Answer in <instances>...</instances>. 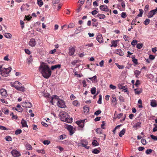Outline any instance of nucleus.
<instances>
[{
  "instance_id": "52",
  "label": "nucleus",
  "mask_w": 157,
  "mask_h": 157,
  "mask_svg": "<svg viewBox=\"0 0 157 157\" xmlns=\"http://www.w3.org/2000/svg\"><path fill=\"white\" fill-rule=\"evenodd\" d=\"M116 65L119 69H122L124 68V67L123 66L120 65L117 63H116Z\"/></svg>"
},
{
  "instance_id": "23",
  "label": "nucleus",
  "mask_w": 157,
  "mask_h": 157,
  "mask_svg": "<svg viewBox=\"0 0 157 157\" xmlns=\"http://www.w3.org/2000/svg\"><path fill=\"white\" fill-rule=\"evenodd\" d=\"M4 35L6 38L8 39H11L12 37V35L9 33H6Z\"/></svg>"
},
{
  "instance_id": "8",
  "label": "nucleus",
  "mask_w": 157,
  "mask_h": 157,
  "mask_svg": "<svg viewBox=\"0 0 157 157\" xmlns=\"http://www.w3.org/2000/svg\"><path fill=\"white\" fill-rule=\"evenodd\" d=\"M96 38L97 41L100 43H102L103 42V39L102 35L100 34H99L97 37Z\"/></svg>"
},
{
  "instance_id": "59",
  "label": "nucleus",
  "mask_w": 157,
  "mask_h": 157,
  "mask_svg": "<svg viewBox=\"0 0 157 157\" xmlns=\"http://www.w3.org/2000/svg\"><path fill=\"white\" fill-rule=\"evenodd\" d=\"M50 143V142L48 140H45L44 141L43 144L45 145H48Z\"/></svg>"
},
{
  "instance_id": "21",
  "label": "nucleus",
  "mask_w": 157,
  "mask_h": 157,
  "mask_svg": "<svg viewBox=\"0 0 157 157\" xmlns=\"http://www.w3.org/2000/svg\"><path fill=\"white\" fill-rule=\"evenodd\" d=\"M21 123L22 124V127H28V126L27 124L26 121L24 120L23 119H22Z\"/></svg>"
},
{
  "instance_id": "3",
  "label": "nucleus",
  "mask_w": 157,
  "mask_h": 157,
  "mask_svg": "<svg viewBox=\"0 0 157 157\" xmlns=\"http://www.w3.org/2000/svg\"><path fill=\"white\" fill-rule=\"evenodd\" d=\"M57 105L59 107L61 108H64L65 106V103L62 100H59L58 101Z\"/></svg>"
},
{
  "instance_id": "22",
  "label": "nucleus",
  "mask_w": 157,
  "mask_h": 157,
  "mask_svg": "<svg viewBox=\"0 0 157 157\" xmlns=\"http://www.w3.org/2000/svg\"><path fill=\"white\" fill-rule=\"evenodd\" d=\"M138 89H135L134 90L136 94H139L142 92V89H140V90H137Z\"/></svg>"
},
{
  "instance_id": "29",
  "label": "nucleus",
  "mask_w": 157,
  "mask_h": 157,
  "mask_svg": "<svg viewBox=\"0 0 157 157\" xmlns=\"http://www.w3.org/2000/svg\"><path fill=\"white\" fill-rule=\"evenodd\" d=\"M37 3L40 7H41L43 4V2L42 0H38Z\"/></svg>"
},
{
  "instance_id": "14",
  "label": "nucleus",
  "mask_w": 157,
  "mask_h": 157,
  "mask_svg": "<svg viewBox=\"0 0 157 157\" xmlns=\"http://www.w3.org/2000/svg\"><path fill=\"white\" fill-rule=\"evenodd\" d=\"M84 120H82L79 121H77L76 123L79 127L83 128L84 126Z\"/></svg>"
},
{
  "instance_id": "61",
  "label": "nucleus",
  "mask_w": 157,
  "mask_h": 157,
  "mask_svg": "<svg viewBox=\"0 0 157 157\" xmlns=\"http://www.w3.org/2000/svg\"><path fill=\"white\" fill-rule=\"evenodd\" d=\"M37 151L38 152L40 153L43 154L45 153L44 151L43 150H38Z\"/></svg>"
},
{
  "instance_id": "30",
  "label": "nucleus",
  "mask_w": 157,
  "mask_h": 157,
  "mask_svg": "<svg viewBox=\"0 0 157 157\" xmlns=\"http://www.w3.org/2000/svg\"><path fill=\"white\" fill-rule=\"evenodd\" d=\"M92 145L94 146H97L99 145V144L98 142L96 140H93L92 143Z\"/></svg>"
},
{
  "instance_id": "57",
  "label": "nucleus",
  "mask_w": 157,
  "mask_h": 157,
  "mask_svg": "<svg viewBox=\"0 0 157 157\" xmlns=\"http://www.w3.org/2000/svg\"><path fill=\"white\" fill-rule=\"evenodd\" d=\"M32 57H30L29 59H28V63H32Z\"/></svg>"
},
{
  "instance_id": "35",
  "label": "nucleus",
  "mask_w": 157,
  "mask_h": 157,
  "mask_svg": "<svg viewBox=\"0 0 157 157\" xmlns=\"http://www.w3.org/2000/svg\"><path fill=\"white\" fill-rule=\"evenodd\" d=\"M137 41L136 40H132L131 42V44L133 47L135 46L137 44Z\"/></svg>"
},
{
  "instance_id": "64",
  "label": "nucleus",
  "mask_w": 157,
  "mask_h": 157,
  "mask_svg": "<svg viewBox=\"0 0 157 157\" xmlns=\"http://www.w3.org/2000/svg\"><path fill=\"white\" fill-rule=\"evenodd\" d=\"M56 49H54L52 50H51L49 52V53L51 54H53L56 52Z\"/></svg>"
},
{
  "instance_id": "39",
  "label": "nucleus",
  "mask_w": 157,
  "mask_h": 157,
  "mask_svg": "<svg viewBox=\"0 0 157 157\" xmlns=\"http://www.w3.org/2000/svg\"><path fill=\"white\" fill-rule=\"evenodd\" d=\"M143 46V44H142L139 43L137 44L136 47L137 48L140 49L142 48Z\"/></svg>"
},
{
  "instance_id": "12",
  "label": "nucleus",
  "mask_w": 157,
  "mask_h": 157,
  "mask_svg": "<svg viewBox=\"0 0 157 157\" xmlns=\"http://www.w3.org/2000/svg\"><path fill=\"white\" fill-rule=\"evenodd\" d=\"M112 102L113 103V105L114 106H115L117 104V99L116 98L115 95L114 94L112 95Z\"/></svg>"
},
{
  "instance_id": "11",
  "label": "nucleus",
  "mask_w": 157,
  "mask_h": 157,
  "mask_svg": "<svg viewBox=\"0 0 157 157\" xmlns=\"http://www.w3.org/2000/svg\"><path fill=\"white\" fill-rule=\"evenodd\" d=\"M15 88L18 90L22 92L25 91V89L24 87L21 86H16Z\"/></svg>"
},
{
  "instance_id": "38",
  "label": "nucleus",
  "mask_w": 157,
  "mask_h": 157,
  "mask_svg": "<svg viewBox=\"0 0 157 157\" xmlns=\"http://www.w3.org/2000/svg\"><path fill=\"white\" fill-rule=\"evenodd\" d=\"M91 93L92 94H94L96 92V89L95 87H93L91 88Z\"/></svg>"
},
{
  "instance_id": "26",
  "label": "nucleus",
  "mask_w": 157,
  "mask_h": 157,
  "mask_svg": "<svg viewBox=\"0 0 157 157\" xmlns=\"http://www.w3.org/2000/svg\"><path fill=\"white\" fill-rule=\"evenodd\" d=\"M155 14L154 13V12H153L152 10H151L148 13L147 15V17L149 18L152 17Z\"/></svg>"
},
{
  "instance_id": "34",
  "label": "nucleus",
  "mask_w": 157,
  "mask_h": 157,
  "mask_svg": "<svg viewBox=\"0 0 157 157\" xmlns=\"http://www.w3.org/2000/svg\"><path fill=\"white\" fill-rule=\"evenodd\" d=\"M132 60L133 62L136 64L137 65L138 64V62L137 59L136 58H135L134 57H132Z\"/></svg>"
},
{
  "instance_id": "28",
  "label": "nucleus",
  "mask_w": 157,
  "mask_h": 157,
  "mask_svg": "<svg viewBox=\"0 0 157 157\" xmlns=\"http://www.w3.org/2000/svg\"><path fill=\"white\" fill-rule=\"evenodd\" d=\"M2 112H4L5 114L8 115L9 113V110L6 108H5L3 109Z\"/></svg>"
},
{
  "instance_id": "33",
  "label": "nucleus",
  "mask_w": 157,
  "mask_h": 157,
  "mask_svg": "<svg viewBox=\"0 0 157 157\" xmlns=\"http://www.w3.org/2000/svg\"><path fill=\"white\" fill-rule=\"evenodd\" d=\"M5 140L7 141H10L12 140V137L10 136H7L5 138Z\"/></svg>"
},
{
  "instance_id": "56",
  "label": "nucleus",
  "mask_w": 157,
  "mask_h": 157,
  "mask_svg": "<svg viewBox=\"0 0 157 157\" xmlns=\"http://www.w3.org/2000/svg\"><path fill=\"white\" fill-rule=\"evenodd\" d=\"M151 137L152 139L154 140H157V136H154L153 135H151Z\"/></svg>"
},
{
  "instance_id": "55",
  "label": "nucleus",
  "mask_w": 157,
  "mask_h": 157,
  "mask_svg": "<svg viewBox=\"0 0 157 157\" xmlns=\"http://www.w3.org/2000/svg\"><path fill=\"white\" fill-rule=\"evenodd\" d=\"M106 123L105 121H103L102 122V124L101 125V127L103 129H105V127H104Z\"/></svg>"
},
{
  "instance_id": "32",
  "label": "nucleus",
  "mask_w": 157,
  "mask_h": 157,
  "mask_svg": "<svg viewBox=\"0 0 157 157\" xmlns=\"http://www.w3.org/2000/svg\"><path fill=\"white\" fill-rule=\"evenodd\" d=\"M83 109L85 112L88 113L89 111V108L86 106L83 107Z\"/></svg>"
},
{
  "instance_id": "51",
  "label": "nucleus",
  "mask_w": 157,
  "mask_h": 157,
  "mask_svg": "<svg viewBox=\"0 0 157 157\" xmlns=\"http://www.w3.org/2000/svg\"><path fill=\"white\" fill-rule=\"evenodd\" d=\"M126 13L125 12H123L121 13V17L123 18H125L126 17Z\"/></svg>"
},
{
  "instance_id": "1",
  "label": "nucleus",
  "mask_w": 157,
  "mask_h": 157,
  "mask_svg": "<svg viewBox=\"0 0 157 157\" xmlns=\"http://www.w3.org/2000/svg\"><path fill=\"white\" fill-rule=\"evenodd\" d=\"M39 70L43 76L45 78H48L51 75L52 71L46 63L42 62L40 66Z\"/></svg>"
},
{
  "instance_id": "13",
  "label": "nucleus",
  "mask_w": 157,
  "mask_h": 157,
  "mask_svg": "<svg viewBox=\"0 0 157 157\" xmlns=\"http://www.w3.org/2000/svg\"><path fill=\"white\" fill-rule=\"evenodd\" d=\"M67 128L70 132V135H72L74 133L73 126L71 125H69L67 126Z\"/></svg>"
},
{
  "instance_id": "58",
  "label": "nucleus",
  "mask_w": 157,
  "mask_h": 157,
  "mask_svg": "<svg viewBox=\"0 0 157 157\" xmlns=\"http://www.w3.org/2000/svg\"><path fill=\"white\" fill-rule=\"evenodd\" d=\"M140 84V81L139 80H137L135 85L137 87V86Z\"/></svg>"
},
{
  "instance_id": "19",
  "label": "nucleus",
  "mask_w": 157,
  "mask_h": 157,
  "mask_svg": "<svg viewBox=\"0 0 157 157\" xmlns=\"http://www.w3.org/2000/svg\"><path fill=\"white\" fill-rule=\"evenodd\" d=\"M97 17H98L100 19H103L105 18V16L104 14H98L97 15Z\"/></svg>"
},
{
  "instance_id": "42",
  "label": "nucleus",
  "mask_w": 157,
  "mask_h": 157,
  "mask_svg": "<svg viewBox=\"0 0 157 157\" xmlns=\"http://www.w3.org/2000/svg\"><path fill=\"white\" fill-rule=\"evenodd\" d=\"M26 147L28 150H30L32 148L31 146L29 144H27L26 145Z\"/></svg>"
},
{
  "instance_id": "15",
  "label": "nucleus",
  "mask_w": 157,
  "mask_h": 157,
  "mask_svg": "<svg viewBox=\"0 0 157 157\" xmlns=\"http://www.w3.org/2000/svg\"><path fill=\"white\" fill-rule=\"evenodd\" d=\"M75 51V49L74 47H71L69 49V54L70 56H72L74 55Z\"/></svg>"
},
{
  "instance_id": "18",
  "label": "nucleus",
  "mask_w": 157,
  "mask_h": 157,
  "mask_svg": "<svg viewBox=\"0 0 157 157\" xmlns=\"http://www.w3.org/2000/svg\"><path fill=\"white\" fill-rule=\"evenodd\" d=\"M151 105L152 107H155L157 106V103L156 100H152L151 101Z\"/></svg>"
},
{
  "instance_id": "54",
  "label": "nucleus",
  "mask_w": 157,
  "mask_h": 157,
  "mask_svg": "<svg viewBox=\"0 0 157 157\" xmlns=\"http://www.w3.org/2000/svg\"><path fill=\"white\" fill-rule=\"evenodd\" d=\"M141 142L143 145H145L146 144V140L145 139H142Z\"/></svg>"
},
{
  "instance_id": "48",
  "label": "nucleus",
  "mask_w": 157,
  "mask_h": 157,
  "mask_svg": "<svg viewBox=\"0 0 157 157\" xmlns=\"http://www.w3.org/2000/svg\"><path fill=\"white\" fill-rule=\"evenodd\" d=\"M101 112L100 110H97L94 113V114L96 116H98L101 113Z\"/></svg>"
},
{
  "instance_id": "41",
  "label": "nucleus",
  "mask_w": 157,
  "mask_h": 157,
  "mask_svg": "<svg viewBox=\"0 0 157 157\" xmlns=\"http://www.w3.org/2000/svg\"><path fill=\"white\" fill-rule=\"evenodd\" d=\"M66 138V136L65 135H62L59 136V139L60 140H63Z\"/></svg>"
},
{
  "instance_id": "2",
  "label": "nucleus",
  "mask_w": 157,
  "mask_h": 157,
  "mask_svg": "<svg viewBox=\"0 0 157 157\" xmlns=\"http://www.w3.org/2000/svg\"><path fill=\"white\" fill-rule=\"evenodd\" d=\"M11 70V68L9 67L8 68H4L1 70L0 74L3 76H6Z\"/></svg>"
},
{
  "instance_id": "49",
  "label": "nucleus",
  "mask_w": 157,
  "mask_h": 157,
  "mask_svg": "<svg viewBox=\"0 0 157 157\" xmlns=\"http://www.w3.org/2000/svg\"><path fill=\"white\" fill-rule=\"evenodd\" d=\"M73 104L75 106H78L79 105L78 102L77 100H75L73 102Z\"/></svg>"
},
{
  "instance_id": "40",
  "label": "nucleus",
  "mask_w": 157,
  "mask_h": 157,
  "mask_svg": "<svg viewBox=\"0 0 157 157\" xmlns=\"http://www.w3.org/2000/svg\"><path fill=\"white\" fill-rule=\"evenodd\" d=\"M13 109L20 112H21L23 111V109L22 108H18V109L13 108Z\"/></svg>"
},
{
  "instance_id": "25",
  "label": "nucleus",
  "mask_w": 157,
  "mask_h": 157,
  "mask_svg": "<svg viewBox=\"0 0 157 157\" xmlns=\"http://www.w3.org/2000/svg\"><path fill=\"white\" fill-rule=\"evenodd\" d=\"M61 67V65L60 64H57L53 65L52 66L51 69L52 70H54L56 68H60Z\"/></svg>"
},
{
  "instance_id": "5",
  "label": "nucleus",
  "mask_w": 157,
  "mask_h": 157,
  "mask_svg": "<svg viewBox=\"0 0 157 157\" xmlns=\"http://www.w3.org/2000/svg\"><path fill=\"white\" fill-rule=\"evenodd\" d=\"M1 95L3 98H6L7 95L6 90L4 89H2L0 90Z\"/></svg>"
},
{
  "instance_id": "24",
  "label": "nucleus",
  "mask_w": 157,
  "mask_h": 157,
  "mask_svg": "<svg viewBox=\"0 0 157 157\" xmlns=\"http://www.w3.org/2000/svg\"><path fill=\"white\" fill-rule=\"evenodd\" d=\"M134 73L136 78H138V76L140 74L141 71L137 70H135L134 71Z\"/></svg>"
},
{
  "instance_id": "4",
  "label": "nucleus",
  "mask_w": 157,
  "mask_h": 157,
  "mask_svg": "<svg viewBox=\"0 0 157 157\" xmlns=\"http://www.w3.org/2000/svg\"><path fill=\"white\" fill-rule=\"evenodd\" d=\"M22 106L26 108H30L32 107V104L29 102L25 101L22 103Z\"/></svg>"
},
{
  "instance_id": "37",
  "label": "nucleus",
  "mask_w": 157,
  "mask_h": 157,
  "mask_svg": "<svg viewBox=\"0 0 157 157\" xmlns=\"http://www.w3.org/2000/svg\"><path fill=\"white\" fill-rule=\"evenodd\" d=\"M150 21V20L149 19H146L144 21V23L145 25H147L149 24Z\"/></svg>"
},
{
  "instance_id": "43",
  "label": "nucleus",
  "mask_w": 157,
  "mask_h": 157,
  "mask_svg": "<svg viewBox=\"0 0 157 157\" xmlns=\"http://www.w3.org/2000/svg\"><path fill=\"white\" fill-rule=\"evenodd\" d=\"M152 150L151 149H147L146 151V153L147 155L149 154L152 152Z\"/></svg>"
},
{
  "instance_id": "45",
  "label": "nucleus",
  "mask_w": 157,
  "mask_h": 157,
  "mask_svg": "<svg viewBox=\"0 0 157 157\" xmlns=\"http://www.w3.org/2000/svg\"><path fill=\"white\" fill-rule=\"evenodd\" d=\"M99 99L98 101V103L99 104H101V99H102V97L101 95H100L99 96Z\"/></svg>"
},
{
  "instance_id": "62",
  "label": "nucleus",
  "mask_w": 157,
  "mask_h": 157,
  "mask_svg": "<svg viewBox=\"0 0 157 157\" xmlns=\"http://www.w3.org/2000/svg\"><path fill=\"white\" fill-rule=\"evenodd\" d=\"M109 87L111 89H113V90H114L116 88V86H115L112 84H111L110 85Z\"/></svg>"
},
{
  "instance_id": "44",
  "label": "nucleus",
  "mask_w": 157,
  "mask_h": 157,
  "mask_svg": "<svg viewBox=\"0 0 157 157\" xmlns=\"http://www.w3.org/2000/svg\"><path fill=\"white\" fill-rule=\"evenodd\" d=\"M21 132L22 131L21 129H17L15 131V134L16 135H18L21 133Z\"/></svg>"
},
{
  "instance_id": "63",
  "label": "nucleus",
  "mask_w": 157,
  "mask_h": 157,
  "mask_svg": "<svg viewBox=\"0 0 157 157\" xmlns=\"http://www.w3.org/2000/svg\"><path fill=\"white\" fill-rule=\"evenodd\" d=\"M119 99L121 102H124V98L122 96H120Z\"/></svg>"
},
{
  "instance_id": "60",
  "label": "nucleus",
  "mask_w": 157,
  "mask_h": 157,
  "mask_svg": "<svg viewBox=\"0 0 157 157\" xmlns=\"http://www.w3.org/2000/svg\"><path fill=\"white\" fill-rule=\"evenodd\" d=\"M20 24L21 25V27L22 29H23L24 27V22L23 21L21 20L20 21Z\"/></svg>"
},
{
  "instance_id": "53",
  "label": "nucleus",
  "mask_w": 157,
  "mask_h": 157,
  "mask_svg": "<svg viewBox=\"0 0 157 157\" xmlns=\"http://www.w3.org/2000/svg\"><path fill=\"white\" fill-rule=\"evenodd\" d=\"M154 126H155V127L153 129V132H155L157 131V125L154 124Z\"/></svg>"
},
{
  "instance_id": "20",
  "label": "nucleus",
  "mask_w": 157,
  "mask_h": 157,
  "mask_svg": "<svg viewBox=\"0 0 157 157\" xmlns=\"http://www.w3.org/2000/svg\"><path fill=\"white\" fill-rule=\"evenodd\" d=\"M64 122L71 123L72 122V118H70L69 117H66V119L65 121Z\"/></svg>"
},
{
  "instance_id": "16",
  "label": "nucleus",
  "mask_w": 157,
  "mask_h": 157,
  "mask_svg": "<svg viewBox=\"0 0 157 157\" xmlns=\"http://www.w3.org/2000/svg\"><path fill=\"white\" fill-rule=\"evenodd\" d=\"M118 41V40H112L111 41V45L110 47H117V42Z\"/></svg>"
},
{
  "instance_id": "36",
  "label": "nucleus",
  "mask_w": 157,
  "mask_h": 157,
  "mask_svg": "<svg viewBox=\"0 0 157 157\" xmlns=\"http://www.w3.org/2000/svg\"><path fill=\"white\" fill-rule=\"evenodd\" d=\"M93 153L95 154H97L100 152V151L97 149H94L92 151Z\"/></svg>"
},
{
  "instance_id": "47",
  "label": "nucleus",
  "mask_w": 157,
  "mask_h": 157,
  "mask_svg": "<svg viewBox=\"0 0 157 157\" xmlns=\"http://www.w3.org/2000/svg\"><path fill=\"white\" fill-rule=\"evenodd\" d=\"M59 2V0H53L52 3L53 5L55 4L58 3Z\"/></svg>"
},
{
  "instance_id": "9",
  "label": "nucleus",
  "mask_w": 157,
  "mask_h": 157,
  "mask_svg": "<svg viewBox=\"0 0 157 157\" xmlns=\"http://www.w3.org/2000/svg\"><path fill=\"white\" fill-rule=\"evenodd\" d=\"M100 8L101 10L103 11H109L110 10H109L108 8V7L107 6L101 5L100 6Z\"/></svg>"
},
{
  "instance_id": "17",
  "label": "nucleus",
  "mask_w": 157,
  "mask_h": 157,
  "mask_svg": "<svg viewBox=\"0 0 157 157\" xmlns=\"http://www.w3.org/2000/svg\"><path fill=\"white\" fill-rule=\"evenodd\" d=\"M115 53L119 55L120 56H123L124 55V52L120 49H118L116 50Z\"/></svg>"
},
{
  "instance_id": "10",
  "label": "nucleus",
  "mask_w": 157,
  "mask_h": 157,
  "mask_svg": "<svg viewBox=\"0 0 157 157\" xmlns=\"http://www.w3.org/2000/svg\"><path fill=\"white\" fill-rule=\"evenodd\" d=\"M36 42L35 39L31 38L29 42V45L31 47H34L35 46Z\"/></svg>"
},
{
  "instance_id": "46",
  "label": "nucleus",
  "mask_w": 157,
  "mask_h": 157,
  "mask_svg": "<svg viewBox=\"0 0 157 157\" xmlns=\"http://www.w3.org/2000/svg\"><path fill=\"white\" fill-rule=\"evenodd\" d=\"M149 6L148 5H147L145 8H144V11L145 12H147L148 10H149Z\"/></svg>"
},
{
  "instance_id": "27",
  "label": "nucleus",
  "mask_w": 157,
  "mask_h": 157,
  "mask_svg": "<svg viewBox=\"0 0 157 157\" xmlns=\"http://www.w3.org/2000/svg\"><path fill=\"white\" fill-rule=\"evenodd\" d=\"M125 132V129L123 128L119 133V136L120 137H122L124 134Z\"/></svg>"
},
{
  "instance_id": "50",
  "label": "nucleus",
  "mask_w": 157,
  "mask_h": 157,
  "mask_svg": "<svg viewBox=\"0 0 157 157\" xmlns=\"http://www.w3.org/2000/svg\"><path fill=\"white\" fill-rule=\"evenodd\" d=\"M83 142L86 144V146H84V147L87 149H89V147L87 146V145L88 144V142L86 140H85L83 141Z\"/></svg>"
},
{
  "instance_id": "7",
  "label": "nucleus",
  "mask_w": 157,
  "mask_h": 157,
  "mask_svg": "<svg viewBox=\"0 0 157 157\" xmlns=\"http://www.w3.org/2000/svg\"><path fill=\"white\" fill-rule=\"evenodd\" d=\"M11 153L14 157H17L20 156L21 155L19 152L16 150H13Z\"/></svg>"
},
{
  "instance_id": "6",
  "label": "nucleus",
  "mask_w": 157,
  "mask_h": 157,
  "mask_svg": "<svg viewBox=\"0 0 157 157\" xmlns=\"http://www.w3.org/2000/svg\"><path fill=\"white\" fill-rule=\"evenodd\" d=\"M67 117H68L67 114L65 112H62L60 115L61 119L62 121H65Z\"/></svg>"
},
{
  "instance_id": "31",
  "label": "nucleus",
  "mask_w": 157,
  "mask_h": 157,
  "mask_svg": "<svg viewBox=\"0 0 157 157\" xmlns=\"http://www.w3.org/2000/svg\"><path fill=\"white\" fill-rule=\"evenodd\" d=\"M22 84L17 81L15 82L13 86L15 88L16 86H21Z\"/></svg>"
}]
</instances>
